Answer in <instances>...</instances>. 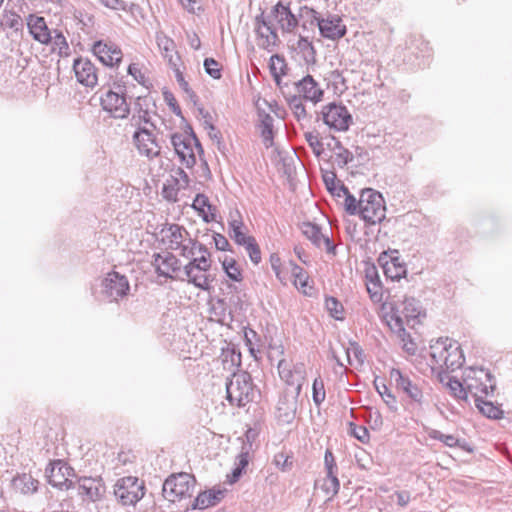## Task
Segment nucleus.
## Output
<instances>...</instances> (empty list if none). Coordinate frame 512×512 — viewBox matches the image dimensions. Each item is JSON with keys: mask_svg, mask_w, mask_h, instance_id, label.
<instances>
[{"mask_svg": "<svg viewBox=\"0 0 512 512\" xmlns=\"http://www.w3.org/2000/svg\"><path fill=\"white\" fill-rule=\"evenodd\" d=\"M227 399L232 405L244 407L254 401L259 390L252 381L251 375L246 371L233 373L226 383Z\"/></svg>", "mask_w": 512, "mask_h": 512, "instance_id": "nucleus-1", "label": "nucleus"}, {"mask_svg": "<svg viewBox=\"0 0 512 512\" xmlns=\"http://www.w3.org/2000/svg\"><path fill=\"white\" fill-rule=\"evenodd\" d=\"M302 18L306 20L302 23V28L307 29V23L311 26L317 25L321 36L327 39L336 40L342 38L346 34V26L342 23V19L337 15H330L327 18H320L316 10L309 7L301 8Z\"/></svg>", "mask_w": 512, "mask_h": 512, "instance_id": "nucleus-2", "label": "nucleus"}, {"mask_svg": "<svg viewBox=\"0 0 512 512\" xmlns=\"http://www.w3.org/2000/svg\"><path fill=\"white\" fill-rule=\"evenodd\" d=\"M358 204L359 214L367 224L375 225L385 219L386 206L378 191L371 188L362 190Z\"/></svg>", "mask_w": 512, "mask_h": 512, "instance_id": "nucleus-3", "label": "nucleus"}, {"mask_svg": "<svg viewBox=\"0 0 512 512\" xmlns=\"http://www.w3.org/2000/svg\"><path fill=\"white\" fill-rule=\"evenodd\" d=\"M196 479L194 475L180 472L170 475L163 483L162 493L170 502L190 498L195 489Z\"/></svg>", "mask_w": 512, "mask_h": 512, "instance_id": "nucleus-4", "label": "nucleus"}, {"mask_svg": "<svg viewBox=\"0 0 512 512\" xmlns=\"http://www.w3.org/2000/svg\"><path fill=\"white\" fill-rule=\"evenodd\" d=\"M102 109L115 119H125L130 114V104L126 100L125 85L115 84L100 96Z\"/></svg>", "mask_w": 512, "mask_h": 512, "instance_id": "nucleus-5", "label": "nucleus"}, {"mask_svg": "<svg viewBox=\"0 0 512 512\" xmlns=\"http://www.w3.org/2000/svg\"><path fill=\"white\" fill-rule=\"evenodd\" d=\"M464 375L467 393L470 394L474 400L493 393L495 389L494 378L489 371L482 368H468L465 370Z\"/></svg>", "mask_w": 512, "mask_h": 512, "instance_id": "nucleus-6", "label": "nucleus"}, {"mask_svg": "<svg viewBox=\"0 0 512 512\" xmlns=\"http://www.w3.org/2000/svg\"><path fill=\"white\" fill-rule=\"evenodd\" d=\"M171 143L182 164L187 168H192L196 164L194 148H196L200 154L203 153L201 143L193 131H191L188 136L173 134Z\"/></svg>", "mask_w": 512, "mask_h": 512, "instance_id": "nucleus-7", "label": "nucleus"}, {"mask_svg": "<svg viewBox=\"0 0 512 512\" xmlns=\"http://www.w3.org/2000/svg\"><path fill=\"white\" fill-rule=\"evenodd\" d=\"M322 119L325 125L337 132H345L353 123V118L347 107L339 103H329L321 110Z\"/></svg>", "mask_w": 512, "mask_h": 512, "instance_id": "nucleus-8", "label": "nucleus"}, {"mask_svg": "<svg viewBox=\"0 0 512 512\" xmlns=\"http://www.w3.org/2000/svg\"><path fill=\"white\" fill-rule=\"evenodd\" d=\"M144 483L137 477L119 479L114 486V495L122 505H135L144 496Z\"/></svg>", "mask_w": 512, "mask_h": 512, "instance_id": "nucleus-9", "label": "nucleus"}, {"mask_svg": "<svg viewBox=\"0 0 512 512\" xmlns=\"http://www.w3.org/2000/svg\"><path fill=\"white\" fill-rule=\"evenodd\" d=\"M129 289L128 279L115 271L108 273L102 281V294L111 302L126 296Z\"/></svg>", "mask_w": 512, "mask_h": 512, "instance_id": "nucleus-10", "label": "nucleus"}, {"mask_svg": "<svg viewBox=\"0 0 512 512\" xmlns=\"http://www.w3.org/2000/svg\"><path fill=\"white\" fill-rule=\"evenodd\" d=\"M73 476L74 469L61 460L50 463L49 467L46 468L48 483L59 489L67 490L71 488L73 483L70 478Z\"/></svg>", "mask_w": 512, "mask_h": 512, "instance_id": "nucleus-11", "label": "nucleus"}, {"mask_svg": "<svg viewBox=\"0 0 512 512\" xmlns=\"http://www.w3.org/2000/svg\"><path fill=\"white\" fill-rule=\"evenodd\" d=\"M279 375L282 380L293 390H289L290 393L300 395L302 386L306 378V369L303 363H296L292 368H287V365L283 361L278 364Z\"/></svg>", "mask_w": 512, "mask_h": 512, "instance_id": "nucleus-12", "label": "nucleus"}, {"mask_svg": "<svg viewBox=\"0 0 512 512\" xmlns=\"http://www.w3.org/2000/svg\"><path fill=\"white\" fill-rule=\"evenodd\" d=\"M390 379L394 381L396 388L406 394L413 402L421 405L423 402V392L418 383L410 379L401 370L393 368L390 371Z\"/></svg>", "mask_w": 512, "mask_h": 512, "instance_id": "nucleus-13", "label": "nucleus"}, {"mask_svg": "<svg viewBox=\"0 0 512 512\" xmlns=\"http://www.w3.org/2000/svg\"><path fill=\"white\" fill-rule=\"evenodd\" d=\"M133 141L141 155L150 159L160 155V146L153 133L146 127L137 129L133 134Z\"/></svg>", "mask_w": 512, "mask_h": 512, "instance_id": "nucleus-14", "label": "nucleus"}, {"mask_svg": "<svg viewBox=\"0 0 512 512\" xmlns=\"http://www.w3.org/2000/svg\"><path fill=\"white\" fill-rule=\"evenodd\" d=\"M392 310L396 323L400 329H402L403 325L402 316L409 321L410 319L414 320L419 318L421 315H425L420 301L414 297L405 296L401 303L396 304Z\"/></svg>", "mask_w": 512, "mask_h": 512, "instance_id": "nucleus-15", "label": "nucleus"}, {"mask_svg": "<svg viewBox=\"0 0 512 512\" xmlns=\"http://www.w3.org/2000/svg\"><path fill=\"white\" fill-rule=\"evenodd\" d=\"M155 106L153 100L149 96H139L136 98L133 106V114L131 117V125L137 129L142 128L141 124H149L155 128V124L151 121L152 107Z\"/></svg>", "mask_w": 512, "mask_h": 512, "instance_id": "nucleus-16", "label": "nucleus"}, {"mask_svg": "<svg viewBox=\"0 0 512 512\" xmlns=\"http://www.w3.org/2000/svg\"><path fill=\"white\" fill-rule=\"evenodd\" d=\"M296 95L305 101L314 104L322 101L324 91L311 75H306L301 80L294 82Z\"/></svg>", "mask_w": 512, "mask_h": 512, "instance_id": "nucleus-17", "label": "nucleus"}, {"mask_svg": "<svg viewBox=\"0 0 512 512\" xmlns=\"http://www.w3.org/2000/svg\"><path fill=\"white\" fill-rule=\"evenodd\" d=\"M256 24L257 45L268 52L273 51L279 41L275 29L265 20L263 15L256 17Z\"/></svg>", "mask_w": 512, "mask_h": 512, "instance_id": "nucleus-18", "label": "nucleus"}, {"mask_svg": "<svg viewBox=\"0 0 512 512\" xmlns=\"http://www.w3.org/2000/svg\"><path fill=\"white\" fill-rule=\"evenodd\" d=\"M152 265L159 276L173 279V273L180 271V260L171 252L164 254L155 253L153 255Z\"/></svg>", "mask_w": 512, "mask_h": 512, "instance_id": "nucleus-19", "label": "nucleus"}, {"mask_svg": "<svg viewBox=\"0 0 512 512\" xmlns=\"http://www.w3.org/2000/svg\"><path fill=\"white\" fill-rule=\"evenodd\" d=\"M73 70L77 81L86 86L94 87L97 84V70L94 64L87 58H77L73 63Z\"/></svg>", "mask_w": 512, "mask_h": 512, "instance_id": "nucleus-20", "label": "nucleus"}, {"mask_svg": "<svg viewBox=\"0 0 512 512\" xmlns=\"http://www.w3.org/2000/svg\"><path fill=\"white\" fill-rule=\"evenodd\" d=\"M298 397L299 395L290 393L289 390H286L280 397L276 410V416L280 422L289 424L295 419Z\"/></svg>", "mask_w": 512, "mask_h": 512, "instance_id": "nucleus-21", "label": "nucleus"}, {"mask_svg": "<svg viewBox=\"0 0 512 512\" xmlns=\"http://www.w3.org/2000/svg\"><path fill=\"white\" fill-rule=\"evenodd\" d=\"M301 230L304 236L309 239L316 247L321 248L324 246L329 254H336V246L333 244L329 236L321 232V228L311 222H304L301 225Z\"/></svg>", "mask_w": 512, "mask_h": 512, "instance_id": "nucleus-22", "label": "nucleus"}, {"mask_svg": "<svg viewBox=\"0 0 512 512\" xmlns=\"http://www.w3.org/2000/svg\"><path fill=\"white\" fill-rule=\"evenodd\" d=\"M271 14L283 33H292L299 24L297 17L288 5L281 1L273 6Z\"/></svg>", "mask_w": 512, "mask_h": 512, "instance_id": "nucleus-23", "label": "nucleus"}, {"mask_svg": "<svg viewBox=\"0 0 512 512\" xmlns=\"http://www.w3.org/2000/svg\"><path fill=\"white\" fill-rule=\"evenodd\" d=\"M93 54L106 66L118 64L122 59L120 48L114 43L103 42L102 40L94 43Z\"/></svg>", "mask_w": 512, "mask_h": 512, "instance_id": "nucleus-24", "label": "nucleus"}, {"mask_svg": "<svg viewBox=\"0 0 512 512\" xmlns=\"http://www.w3.org/2000/svg\"><path fill=\"white\" fill-rule=\"evenodd\" d=\"M160 233L162 242L171 250H179L189 235L188 231L178 224H165Z\"/></svg>", "mask_w": 512, "mask_h": 512, "instance_id": "nucleus-25", "label": "nucleus"}, {"mask_svg": "<svg viewBox=\"0 0 512 512\" xmlns=\"http://www.w3.org/2000/svg\"><path fill=\"white\" fill-rule=\"evenodd\" d=\"M27 26L34 40L42 44H49L51 42L52 36L43 17L29 15Z\"/></svg>", "mask_w": 512, "mask_h": 512, "instance_id": "nucleus-26", "label": "nucleus"}, {"mask_svg": "<svg viewBox=\"0 0 512 512\" xmlns=\"http://www.w3.org/2000/svg\"><path fill=\"white\" fill-rule=\"evenodd\" d=\"M156 42L162 56L168 61L170 67H176L180 60L176 52V45L172 38L168 37L164 32L156 33Z\"/></svg>", "mask_w": 512, "mask_h": 512, "instance_id": "nucleus-27", "label": "nucleus"}, {"mask_svg": "<svg viewBox=\"0 0 512 512\" xmlns=\"http://www.w3.org/2000/svg\"><path fill=\"white\" fill-rule=\"evenodd\" d=\"M452 343L453 341L448 338H439L435 343L430 345V357L433 365L445 368L447 364V352Z\"/></svg>", "mask_w": 512, "mask_h": 512, "instance_id": "nucleus-28", "label": "nucleus"}, {"mask_svg": "<svg viewBox=\"0 0 512 512\" xmlns=\"http://www.w3.org/2000/svg\"><path fill=\"white\" fill-rule=\"evenodd\" d=\"M225 495V490L222 489H210L207 491H203L197 495L195 498L192 509H206L211 506L217 505Z\"/></svg>", "mask_w": 512, "mask_h": 512, "instance_id": "nucleus-29", "label": "nucleus"}, {"mask_svg": "<svg viewBox=\"0 0 512 512\" xmlns=\"http://www.w3.org/2000/svg\"><path fill=\"white\" fill-rule=\"evenodd\" d=\"M259 117V128L261 132V137L263 138V142L266 147L272 146L273 143V117L266 113L264 110L258 111Z\"/></svg>", "mask_w": 512, "mask_h": 512, "instance_id": "nucleus-30", "label": "nucleus"}, {"mask_svg": "<svg viewBox=\"0 0 512 512\" xmlns=\"http://www.w3.org/2000/svg\"><path fill=\"white\" fill-rule=\"evenodd\" d=\"M38 483V480L26 473L17 475L12 480L13 487L22 494L35 493L38 489Z\"/></svg>", "mask_w": 512, "mask_h": 512, "instance_id": "nucleus-31", "label": "nucleus"}, {"mask_svg": "<svg viewBox=\"0 0 512 512\" xmlns=\"http://www.w3.org/2000/svg\"><path fill=\"white\" fill-rule=\"evenodd\" d=\"M270 73L279 88H282L281 76L287 73V63L282 55L274 54L270 57Z\"/></svg>", "mask_w": 512, "mask_h": 512, "instance_id": "nucleus-32", "label": "nucleus"}, {"mask_svg": "<svg viewBox=\"0 0 512 512\" xmlns=\"http://www.w3.org/2000/svg\"><path fill=\"white\" fill-rule=\"evenodd\" d=\"M384 274L391 280H400L406 275V266L400 262L399 258H391L383 264Z\"/></svg>", "mask_w": 512, "mask_h": 512, "instance_id": "nucleus-33", "label": "nucleus"}, {"mask_svg": "<svg viewBox=\"0 0 512 512\" xmlns=\"http://www.w3.org/2000/svg\"><path fill=\"white\" fill-rule=\"evenodd\" d=\"M439 377L441 382H444V379L447 378L446 386L453 397L459 400L467 401L468 393L465 383L463 384L458 379L448 375L443 376L440 374Z\"/></svg>", "mask_w": 512, "mask_h": 512, "instance_id": "nucleus-34", "label": "nucleus"}, {"mask_svg": "<svg viewBox=\"0 0 512 512\" xmlns=\"http://www.w3.org/2000/svg\"><path fill=\"white\" fill-rule=\"evenodd\" d=\"M366 278L368 282L366 283L367 292L369 293L370 299L374 303H379L382 301V288L380 285V280L378 274L375 269H373L372 273L367 272Z\"/></svg>", "mask_w": 512, "mask_h": 512, "instance_id": "nucleus-35", "label": "nucleus"}, {"mask_svg": "<svg viewBox=\"0 0 512 512\" xmlns=\"http://www.w3.org/2000/svg\"><path fill=\"white\" fill-rule=\"evenodd\" d=\"M447 352V364L445 365L446 370L454 371L462 366L464 363V357L462 351L457 342L453 341L452 345L449 346Z\"/></svg>", "mask_w": 512, "mask_h": 512, "instance_id": "nucleus-36", "label": "nucleus"}, {"mask_svg": "<svg viewBox=\"0 0 512 512\" xmlns=\"http://www.w3.org/2000/svg\"><path fill=\"white\" fill-rule=\"evenodd\" d=\"M332 140L334 141V146L331 147L330 144H328V147H330L331 150L333 151H337L335 152V161L340 168H343L348 163L353 161V153L350 152L347 148H345L342 145L341 141H339L335 137H333Z\"/></svg>", "mask_w": 512, "mask_h": 512, "instance_id": "nucleus-37", "label": "nucleus"}, {"mask_svg": "<svg viewBox=\"0 0 512 512\" xmlns=\"http://www.w3.org/2000/svg\"><path fill=\"white\" fill-rule=\"evenodd\" d=\"M429 436L431 439L441 441L448 447H460L463 450H466L469 452L472 451V449L470 447H468L464 441L462 442L461 440L456 438L454 435L444 434L439 430H432L429 433Z\"/></svg>", "mask_w": 512, "mask_h": 512, "instance_id": "nucleus-38", "label": "nucleus"}, {"mask_svg": "<svg viewBox=\"0 0 512 512\" xmlns=\"http://www.w3.org/2000/svg\"><path fill=\"white\" fill-rule=\"evenodd\" d=\"M374 387L378 394L381 396L385 404L388 406V408L395 412L397 411V400L396 397L392 394V392L389 390L387 385L383 380H378L377 378L374 380Z\"/></svg>", "mask_w": 512, "mask_h": 512, "instance_id": "nucleus-39", "label": "nucleus"}, {"mask_svg": "<svg viewBox=\"0 0 512 512\" xmlns=\"http://www.w3.org/2000/svg\"><path fill=\"white\" fill-rule=\"evenodd\" d=\"M211 268L210 256L199 255L194 256L192 260L184 266V273H190L191 271L207 272Z\"/></svg>", "mask_w": 512, "mask_h": 512, "instance_id": "nucleus-40", "label": "nucleus"}, {"mask_svg": "<svg viewBox=\"0 0 512 512\" xmlns=\"http://www.w3.org/2000/svg\"><path fill=\"white\" fill-rule=\"evenodd\" d=\"M474 402L475 406L484 416L492 419H498L501 417L502 410L499 407L495 406L492 402L485 401L483 397L476 398Z\"/></svg>", "mask_w": 512, "mask_h": 512, "instance_id": "nucleus-41", "label": "nucleus"}, {"mask_svg": "<svg viewBox=\"0 0 512 512\" xmlns=\"http://www.w3.org/2000/svg\"><path fill=\"white\" fill-rule=\"evenodd\" d=\"M244 224L241 220L232 219L229 221V235L239 245H243L247 242V239H251L253 236L246 235L242 228Z\"/></svg>", "mask_w": 512, "mask_h": 512, "instance_id": "nucleus-42", "label": "nucleus"}, {"mask_svg": "<svg viewBox=\"0 0 512 512\" xmlns=\"http://www.w3.org/2000/svg\"><path fill=\"white\" fill-rule=\"evenodd\" d=\"M222 267L226 275L233 281L240 282L243 280L242 270L233 258L226 257L222 261Z\"/></svg>", "mask_w": 512, "mask_h": 512, "instance_id": "nucleus-43", "label": "nucleus"}, {"mask_svg": "<svg viewBox=\"0 0 512 512\" xmlns=\"http://www.w3.org/2000/svg\"><path fill=\"white\" fill-rule=\"evenodd\" d=\"M3 25L15 32L22 31L24 24L20 15L12 10L5 9L3 12Z\"/></svg>", "mask_w": 512, "mask_h": 512, "instance_id": "nucleus-44", "label": "nucleus"}, {"mask_svg": "<svg viewBox=\"0 0 512 512\" xmlns=\"http://www.w3.org/2000/svg\"><path fill=\"white\" fill-rule=\"evenodd\" d=\"M188 282L192 283L195 287L200 288L204 291L210 290V282L211 280L207 275L204 274V272L200 271H191L190 273H185Z\"/></svg>", "mask_w": 512, "mask_h": 512, "instance_id": "nucleus-45", "label": "nucleus"}, {"mask_svg": "<svg viewBox=\"0 0 512 512\" xmlns=\"http://www.w3.org/2000/svg\"><path fill=\"white\" fill-rule=\"evenodd\" d=\"M340 489V482L337 476H328L323 479V483L321 485V490L328 495L327 501L333 499L336 496Z\"/></svg>", "mask_w": 512, "mask_h": 512, "instance_id": "nucleus-46", "label": "nucleus"}, {"mask_svg": "<svg viewBox=\"0 0 512 512\" xmlns=\"http://www.w3.org/2000/svg\"><path fill=\"white\" fill-rule=\"evenodd\" d=\"M205 207H207L208 210H212V205L209 203L208 197L202 193L197 194L192 203V208L202 216L205 222H210V219L205 212Z\"/></svg>", "mask_w": 512, "mask_h": 512, "instance_id": "nucleus-47", "label": "nucleus"}, {"mask_svg": "<svg viewBox=\"0 0 512 512\" xmlns=\"http://www.w3.org/2000/svg\"><path fill=\"white\" fill-rule=\"evenodd\" d=\"M289 266L291 268V275L294 278V285L301 289H304L307 286L308 275L305 270L294 263L293 261L289 262Z\"/></svg>", "mask_w": 512, "mask_h": 512, "instance_id": "nucleus-48", "label": "nucleus"}, {"mask_svg": "<svg viewBox=\"0 0 512 512\" xmlns=\"http://www.w3.org/2000/svg\"><path fill=\"white\" fill-rule=\"evenodd\" d=\"M325 306L331 317L336 320L344 319V307L335 297H327Z\"/></svg>", "mask_w": 512, "mask_h": 512, "instance_id": "nucleus-49", "label": "nucleus"}, {"mask_svg": "<svg viewBox=\"0 0 512 512\" xmlns=\"http://www.w3.org/2000/svg\"><path fill=\"white\" fill-rule=\"evenodd\" d=\"M326 397V391L324 382L321 377H318L314 380L312 385V398L313 402L317 407H320V405L324 402Z\"/></svg>", "mask_w": 512, "mask_h": 512, "instance_id": "nucleus-50", "label": "nucleus"}, {"mask_svg": "<svg viewBox=\"0 0 512 512\" xmlns=\"http://www.w3.org/2000/svg\"><path fill=\"white\" fill-rule=\"evenodd\" d=\"M242 246L245 247V250L248 253L250 260L254 264L257 265L261 262L262 258H261L260 247L257 244L254 237H252L251 239H247V242L245 244H243Z\"/></svg>", "mask_w": 512, "mask_h": 512, "instance_id": "nucleus-51", "label": "nucleus"}, {"mask_svg": "<svg viewBox=\"0 0 512 512\" xmlns=\"http://www.w3.org/2000/svg\"><path fill=\"white\" fill-rule=\"evenodd\" d=\"M253 450V444L251 443H243L241 447V451L236 458V467L243 469L245 471L246 467L250 461V454Z\"/></svg>", "mask_w": 512, "mask_h": 512, "instance_id": "nucleus-52", "label": "nucleus"}, {"mask_svg": "<svg viewBox=\"0 0 512 512\" xmlns=\"http://www.w3.org/2000/svg\"><path fill=\"white\" fill-rule=\"evenodd\" d=\"M304 137L313 153L319 157L324 152V147L322 141L319 139L318 133L305 132Z\"/></svg>", "mask_w": 512, "mask_h": 512, "instance_id": "nucleus-53", "label": "nucleus"}, {"mask_svg": "<svg viewBox=\"0 0 512 512\" xmlns=\"http://www.w3.org/2000/svg\"><path fill=\"white\" fill-rule=\"evenodd\" d=\"M203 65L205 72L213 79H220L222 77V67L214 58H206Z\"/></svg>", "mask_w": 512, "mask_h": 512, "instance_id": "nucleus-54", "label": "nucleus"}, {"mask_svg": "<svg viewBox=\"0 0 512 512\" xmlns=\"http://www.w3.org/2000/svg\"><path fill=\"white\" fill-rule=\"evenodd\" d=\"M289 106L293 111L294 116L300 120L306 117L307 112L305 106L302 103V99L298 98L297 95L291 96L289 99Z\"/></svg>", "mask_w": 512, "mask_h": 512, "instance_id": "nucleus-55", "label": "nucleus"}, {"mask_svg": "<svg viewBox=\"0 0 512 512\" xmlns=\"http://www.w3.org/2000/svg\"><path fill=\"white\" fill-rule=\"evenodd\" d=\"M324 466L326 475L328 476H337L338 467L335 461V457L330 449H326L324 455Z\"/></svg>", "mask_w": 512, "mask_h": 512, "instance_id": "nucleus-56", "label": "nucleus"}, {"mask_svg": "<svg viewBox=\"0 0 512 512\" xmlns=\"http://www.w3.org/2000/svg\"><path fill=\"white\" fill-rule=\"evenodd\" d=\"M51 42H53L55 48H58L60 55L67 54L69 45L62 32L55 31V35L52 37Z\"/></svg>", "mask_w": 512, "mask_h": 512, "instance_id": "nucleus-57", "label": "nucleus"}, {"mask_svg": "<svg viewBox=\"0 0 512 512\" xmlns=\"http://www.w3.org/2000/svg\"><path fill=\"white\" fill-rule=\"evenodd\" d=\"M351 434L362 443L369 441V432L365 426H358L354 423H350Z\"/></svg>", "mask_w": 512, "mask_h": 512, "instance_id": "nucleus-58", "label": "nucleus"}, {"mask_svg": "<svg viewBox=\"0 0 512 512\" xmlns=\"http://www.w3.org/2000/svg\"><path fill=\"white\" fill-rule=\"evenodd\" d=\"M344 206L347 213L355 215L359 213L358 200L348 191L344 196Z\"/></svg>", "mask_w": 512, "mask_h": 512, "instance_id": "nucleus-59", "label": "nucleus"}, {"mask_svg": "<svg viewBox=\"0 0 512 512\" xmlns=\"http://www.w3.org/2000/svg\"><path fill=\"white\" fill-rule=\"evenodd\" d=\"M274 463L282 471H288L292 468V457L278 453L274 457Z\"/></svg>", "mask_w": 512, "mask_h": 512, "instance_id": "nucleus-60", "label": "nucleus"}, {"mask_svg": "<svg viewBox=\"0 0 512 512\" xmlns=\"http://www.w3.org/2000/svg\"><path fill=\"white\" fill-rule=\"evenodd\" d=\"M297 46L303 53H306L312 57H314L316 54L315 48L307 36L300 35Z\"/></svg>", "mask_w": 512, "mask_h": 512, "instance_id": "nucleus-61", "label": "nucleus"}, {"mask_svg": "<svg viewBox=\"0 0 512 512\" xmlns=\"http://www.w3.org/2000/svg\"><path fill=\"white\" fill-rule=\"evenodd\" d=\"M171 68L174 70L176 80H177L179 86L182 88V90L191 96H195L194 92L190 88L188 82L184 79L183 73L178 68V65L176 67H171Z\"/></svg>", "mask_w": 512, "mask_h": 512, "instance_id": "nucleus-62", "label": "nucleus"}, {"mask_svg": "<svg viewBox=\"0 0 512 512\" xmlns=\"http://www.w3.org/2000/svg\"><path fill=\"white\" fill-rule=\"evenodd\" d=\"M99 2L109 8V9H112V10H122V11H126L127 10V3L123 0H99Z\"/></svg>", "mask_w": 512, "mask_h": 512, "instance_id": "nucleus-63", "label": "nucleus"}, {"mask_svg": "<svg viewBox=\"0 0 512 512\" xmlns=\"http://www.w3.org/2000/svg\"><path fill=\"white\" fill-rule=\"evenodd\" d=\"M322 178L328 191H330L331 189H335V186H337V176L334 171H324L322 174Z\"/></svg>", "mask_w": 512, "mask_h": 512, "instance_id": "nucleus-64", "label": "nucleus"}]
</instances>
